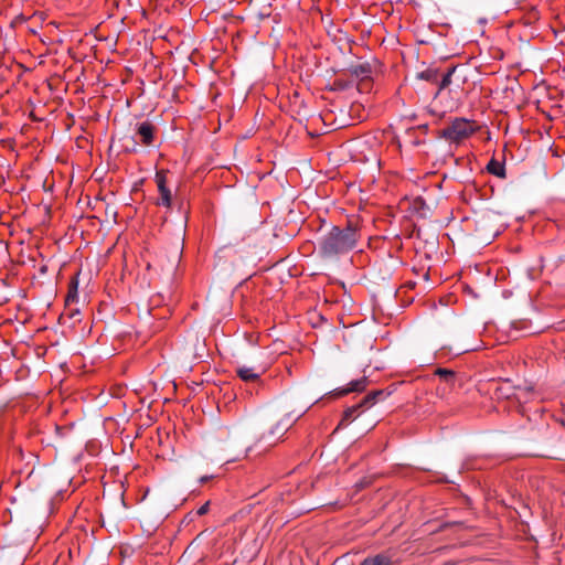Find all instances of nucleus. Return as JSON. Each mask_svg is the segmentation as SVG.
Instances as JSON below:
<instances>
[{
    "label": "nucleus",
    "mask_w": 565,
    "mask_h": 565,
    "mask_svg": "<svg viewBox=\"0 0 565 565\" xmlns=\"http://www.w3.org/2000/svg\"><path fill=\"white\" fill-rule=\"evenodd\" d=\"M362 238L358 220H348L347 224L332 226L318 241V254L323 259L334 260L356 249Z\"/></svg>",
    "instance_id": "obj_1"
},
{
    "label": "nucleus",
    "mask_w": 565,
    "mask_h": 565,
    "mask_svg": "<svg viewBox=\"0 0 565 565\" xmlns=\"http://www.w3.org/2000/svg\"><path fill=\"white\" fill-rule=\"evenodd\" d=\"M477 131L473 120L463 117H457L439 131V137L454 143H460Z\"/></svg>",
    "instance_id": "obj_2"
},
{
    "label": "nucleus",
    "mask_w": 565,
    "mask_h": 565,
    "mask_svg": "<svg viewBox=\"0 0 565 565\" xmlns=\"http://www.w3.org/2000/svg\"><path fill=\"white\" fill-rule=\"evenodd\" d=\"M169 171L167 170H158L154 175V181L157 183L159 196L156 201L158 206H163L167 209L172 207V192L169 185L168 180Z\"/></svg>",
    "instance_id": "obj_3"
},
{
    "label": "nucleus",
    "mask_w": 565,
    "mask_h": 565,
    "mask_svg": "<svg viewBox=\"0 0 565 565\" xmlns=\"http://www.w3.org/2000/svg\"><path fill=\"white\" fill-rule=\"evenodd\" d=\"M158 131V128L149 120H143L136 124V136L139 138V143L145 147H150L153 145L156 140V134ZM132 148L130 151H136V146L138 145V141L132 140Z\"/></svg>",
    "instance_id": "obj_4"
},
{
    "label": "nucleus",
    "mask_w": 565,
    "mask_h": 565,
    "mask_svg": "<svg viewBox=\"0 0 565 565\" xmlns=\"http://www.w3.org/2000/svg\"><path fill=\"white\" fill-rule=\"evenodd\" d=\"M350 74L358 78L360 83L358 84V88L362 90L370 84L372 76V66L370 63H361L356 65H351L349 68Z\"/></svg>",
    "instance_id": "obj_5"
},
{
    "label": "nucleus",
    "mask_w": 565,
    "mask_h": 565,
    "mask_svg": "<svg viewBox=\"0 0 565 565\" xmlns=\"http://www.w3.org/2000/svg\"><path fill=\"white\" fill-rule=\"evenodd\" d=\"M369 380L366 376H363L358 380H353L345 387L335 388L334 391L330 392L329 394L334 397H342L344 395H348L350 393H361L364 392L367 387Z\"/></svg>",
    "instance_id": "obj_6"
},
{
    "label": "nucleus",
    "mask_w": 565,
    "mask_h": 565,
    "mask_svg": "<svg viewBox=\"0 0 565 565\" xmlns=\"http://www.w3.org/2000/svg\"><path fill=\"white\" fill-rule=\"evenodd\" d=\"M366 408L367 407L365 406V404H363V401H361L360 403H358L353 406L348 407L343 412L342 418H341L340 423L338 424L337 429L347 427L348 425H350Z\"/></svg>",
    "instance_id": "obj_7"
},
{
    "label": "nucleus",
    "mask_w": 565,
    "mask_h": 565,
    "mask_svg": "<svg viewBox=\"0 0 565 565\" xmlns=\"http://www.w3.org/2000/svg\"><path fill=\"white\" fill-rule=\"evenodd\" d=\"M264 367H248L246 365L237 366L236 374L244 382H258L260 375L265 373Z\"/></svg>",
    "instance_id": "obj_8"
},
{
    "label": "nucleus",
    "mask_w": 565,
    "mask_h": 565,
    "mask_svg": "<svg viewBox=\"0 0 565 565\" xmlns=\"http://www.w3.org/2000/svg\"><path fill=\"white\" fill-rule=\"evenodd\" d=\"M392 394V391H387V390H375L371 393H369L367 395L364 396V398L362 399L363 401V404H365V406L367 408H370L371 406H373L377 401H382V399H385L387 396H390Z\"/></svg>",
    "instance_id": "obj_9"
},
{
    "label": "nucleus",
    "mask_w": 565,
    "mask_h": 565,
    "mask_svg": "<svg viewBox=\"0 0 565 565\" xmlns=\"http://www.w3.org/2000/svg\"><path fill=\"white\" fill-rule=\"evenodd\" d=\"M78 299V274L74 275L68 282V290L65 297L66 306L76 302Z\"/></svg>",
    "instance_id": "obj_10"
},
{
    "label": "nucleus",
    "mask_w": 565,
    "mask_h": 565,
    "mask_svg": "<svg viewBox=\"0 0 565 565\" xmlns=\"http://www.w3.org/2000/svg\"><path fill=\"white\" fill-rule=\"evenodd\" d=\"M456 70H457V66L454 65V66L448 67L445 73H440V76H439V79L437 83L438 88L435 94V97L438 96L443 89H445L446 87H448L450 85L451 76L454 75Z\"/></svg>",
    "instance_id": "obj_11"
},
{
    "label": "nucleus",
    "mask_w": 565,
    "mask_h": 565,
    "mask_svg": "<svg viewBox=\"0 0 565 565\" xmlns=\"http://www.w3.org/2000/svg\"><path fill=\"white\" fill-rule=\"evenodd\" d=\"M487 171L490 173V174H493L498 178H501V179H504L505 178V167H504V163L503 162H500L495 159H491L487 167H486Z\"/></svg>",
    "instance_id": "obj_12"
},
{
    "label": "nucleus",
    "mask_w": 565,
    "mask_h": 565,
    "mask_svg": "<svg viewBox=\"0 0 565 565\" xmlns=\"http://www.w3.org/2000/svg\"><path fill=\"white\" fill-rule=\"evenodd\" d=\"M440 76V72L438 68L428 67L419 73H417V78L437 84Z\"/></svg>",
    "instance_id": "obj_13"
},
{
    "label": "nucleus",
    "mask_w": 565,
    "mask_h": 565,
    "mask_svg": "<svg viewBox=\"0 0 565 565\" xmlns=\"http://www.w3.org/2000/svg\"><path fill=\"white\" fill-rule=\"evenodd\" d=\"M360 565H392V559L384 553L376 554L372 557H366Z\"/></svg>",
    "instance_id": "obj_14"
},
{
    "label": "nucleus",
    "mask_w": 565,
    "mask_h": 565,
    "mask_svg": "<svg viewBox=\"0 0 565 565\" xmlns=\"http://www.w3.org/2000/svg\"><path fill=\"white\" fill-rule=\"evenodd\" d=\"M435 374L447 383H454V381L456 379V373L449 369L438 367L435 371Z\"/></svg>",
    "instance_id": "obj_15"
},
{
    "label": "nucleus",
    "mask_w": 565,
    "mask_h": 565,
    "mask_svg": "<svg viewBox=\"0 0 565 565\" xmlns=\"http://www.w3.org/2000/svg\"><path fill=\"white\" fill-rule=\"evenodd\" d=\"M290 427L289 423H284L282 420L277 423L276 426L269 431V435L279 434L281 437Z\"/></svg>",
    "instance_id": "obj_16"
},
{
    "label": "nucleus",
    "mask_w": 565,
    "mask_h": 565,
    "mask_svg": "<svg viewBox=\"0 0 565 565\" xmlns=\"http://www.w3.org/2000/svg\"><path fill=\"white\" fill-rule=\"evenodd\" d=\"M333 85L338 88V89H347L350 85H351V82H345L343 81L342 78H337L333 83Z\"/></svg>",
    "instance_id": "obj_17"
},
{
    "label": "nucleus",
    "mask_w": 565,
    "mask_h": 565,
    "mask_svg": "<svg viewBox=\"0 0 565 565\" xmlns=\"http://www.w3.org/2000/svg\"><path fill=\"white\" fill-rule=\"evenodd\" d=\"M209 508H210V502H205L203 505H201L198 509L196 514L199 516H202V515L206 514L209 512Z\"/></svg>",
    "instance_id": "obj_18"
},
{
    "label": "nucleus",
    "mask_w": 565,
    "mask_h": 565,
    "mask_svg": "<svg viewBox=\"0 0 565 565\" xmlns=\"http://www.w3.org/2000/svg\"><path fill=\"white\" fill-rule=\"evenodd\" d=\"M455 162L457 166H459V164L468 163L469 161L465 158H456Z\"/></svg>",
    "instance_id": "obj_19"
},
{
    "label": "nucleus",
    "mask_w": 565,
    "mask_h": 565,
    "mask_svg": "<svg viewBox=\"0 0 565 565\" xmlns=\"http://www.w3.org/2000/svg\"><path fill=\"white\" fill-rule=\"evenodd\" d=\"M210 479H211V477H209V476H204V477H202V478L200 479V482H201V483H204V482L209 481Z\"/></svg>",
    "instance_id": "obj_20"
},
{
    "label": "nucleus",
    "mask_w": 565,
    "mask_h": 565,
    "mask_svg": "<svg viewBox=\"0 0 565 565\" xmlns=\"http://www.w3.org/2000/svg\"><path fill=\"white\" fill-rule=\"evenodd\" d=\"M424 278H425V279H428V278H429V274H428V273H426V274L424 275Z\"/></svg>",
    "instance_id": "obj_21"
},
{
    "label": "nucleus",
    "mask_w": 565,
    "mask_h": 565,
    "mask_svg": "<svg viewBox=\"0 0 565 565\" xmlns=\"http://www.w3.org/2000/svg\"><path fill=\"white\" fill-rule=\"evenodd\" d=\"M415 286V282H409L408 284V287H414Z\"/></svg>",
    "instance_id": "obj_22"
},
{
    "label": "nucleus",
    "mask_w": 565,
    "mask_h": 565,
    "mask_svg": "<svg viewBox=\"0 0 565 565\" xmlns=\"http://www.w3.org/2000/svg\"><path fill=\"white\" fill-rule=\"evenodd\" d=\"M306 414V411H302L301 414H299V417H302V415Z\"/></svg>",
    "instance_id": "obj_23"
},
{
    "label": "nucleus",
    "mask_w": 565,
    "mask_h": 565,
    "mask_svg": "<svg viewBox=\"0 0 565 565\" xmlns=\"http://www.w3.org/2000/svg\"><path fill=\"white\" fill-rule=\"evenodd\" d=\"M306 414V411H302L301 414H299V417H302V415Z\"/></svg>",
    "instance_id": "obj_24"
},
{
    "label": "nucleus",
    "mask_w": 565,
    "mask_h": 565,
    "mask_svg": "<svg viewBox=\"0 0 565 565\" xmlns=\"http://www.w3.org/2000/svg\"><path fill=\"white\" fill-rule=\"evenodd\" d=\"M306 414V411H302L301 414H299V417H302V415Z\"/></svg>",
    "instance_id": "obj_25"
}]
</instances>
